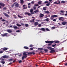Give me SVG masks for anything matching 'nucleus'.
I'll return each mask as SVG.
<instances>
[{
    "mask_svg": "<svg viewBox=\"0 0 67 67\" xmlns=\"http://www.w3.org/2000/svg\"><path fill=\"white\" fill-rule=\"evenodd\" d=\"M49 50L51 51L50 52V53H55V50H54V48H51Z\"/></svg>",
    "mask_w": 67,
    "mask_h": 67,
    "instance_id": "1",
    "label": "nucleus"
},
{
    "mask_svg": "<svg viewBox=\"0 0 67 67\" xmlns=\"http://www.w3.org/2000/svg\"><path fill=\"white\" fill-rule=\"evenodd\" d=\"M9 34L7 33H4V34H2L1 35H2V36L3 37H4V36H8V35Z\"/></svg>",
    "mask_w": 67,
    "mask_h": 67,
    "instance_id": "2",
    "label": "nucleus"
},
{
    "mask_svg": "<svg viewBox=\"0 0 67 67\" xmlns=\"http://www.w3.org/2000/svg\"><path fill=\"white\" fill-rule=\"evenodd\" d=\"M58 16L56 15H52L51 16V17L50 18V19L51 20H53V19H54V17L56 18V17H57Z\"/></svg>",
    "mask_w": 67,
    "mask_h": 67,
    "instance_id": "3",
    "label": "nucleus"
},
{
    "mask_svg": "<svg viewBox=\"0 0 67 67\" xmlns=\"http://www.w3.org/2000/svg\"><path fill=\"white\" fill-rule=\"evenodd\" d=\"M45 42L46 43H53L54 42V41H46Z\"/></svg>",
    "mask_w": 67,
    "mask_h": 67,
    "instance_id": "4",
    "label": "nucleus"
},
{
    "mask_svg": "<svg viewBox=\"0 0 67 67\" xmlns=\"http://www.w3.org/2000/svg\"><path fill=\"white\" fill-rule=\"evenodd\" d=\"M3 14L5 16H6V17H10V16L8 15V14H7V13H4L3 12Z\"/></svg>",
    "mask_w": 67,
    "mask_h": 67,
    "instance_id": "5",
    "label": "nucleus"
},
{
    "mask_svg": "<svg viewBox=\"0 0 67 67\" xmlns=\"http://www.w3.org/2000/svg\"><path fill=\"white\" fill-rule=\"evenodd\" d=\"M2 57L3 58H8L9 57L8 55H5L3 56Z\"/></svg>",
    "mask_w": 67,
    "mask_h": 67,
    "instance_id": "6",
    "label": "nucleus"
},
{
    "mask_svg": "<svg viewBox=\"0 0 67 67\" xmlns=\"http://www.w3.org/2000/svg\"><path fill=\"white\" fill-rule=\"evenodd\" d=\"M8 48H7L4 47L1 48V49H2V51H7Z\"/></svg>",
    "mask_w": 67,
    "mask_h": 67,
    "instance_id": "7",
    "label": "nucleus"
},
{
    "mask_svg": "<svg viewBox=\"0 0 67 67\" xmlns=\"http://www.w3.org/2000/svg\"><path fill=\"white\" fill-rule=\"evenodd\" d=\"M15 7H16V8H18L19 7V4L18 3H15Z\"/></svg>",
    "mask_w": 67,
    "mask_h": 67,
    "instance_id": "8",
    "label": "nucleus"
},
{
    "mask_svg": "<svg viewBox=\"0 0 67 67\" xmlns=\"http://www.w3.org/2000/svg\"><path fill=\"white\" fill-rule=\"evenodd\" d=\"M0 5L1 6H2L3 7H4L5 6V4L2 3H0Z\"/></svg>",
    "mask_w": 67,
    "mask_h": 67,
    "instance_id": "9",
    "label": "nucleus"
},
{
    "mask_svg": "<svg viewBox=\"0 0 67 67\" xmlns=\"http://www.w3.org/2000/svg\"><path fill=\"white\" fill-rule=\"evenodd\" d=\"M7 32H8V33H12V30L9 29H8L7 30Z\"/></svg>",
    "mask_w": 67,
    "mask_h": 67,
    "instance_id": "10",
    "label": "nucleus"
},
{
    "mask_svg": "<svg viewBox=\"0 0 67 67\" xmlns=\"http://www.w3.org/2000/svg\"><path fill=\"white\" fill-rule=\"evenodd\" d=\"M26 5H23V7L24 8L23 9H27V6ZM26 6V7H25V6Z\"/></svg>",
    "mask_w": 67,
    "mask_h": 67,
    "instance_id": "11",
    "label": "nucleus"
},
{
    "mask_svg": "<svg viewBox=\"0 0 67 67\" xmlns=\"http://www.w3.org/2000/svg\"><path fill=\"white\" fill-rule=\"evenodd\" d=\"M43 16H44V14L41 13L40 14V16L41 18H43Z\"/></svg>",
    "mask_w": 67,
    "mask_h": 67,
    "instance_id": "12",
    "label": "nucleus"
},
{
    "mask_svg": "<svg viewBox=\"0 0 67 67\" xmlns=\"http://www.w3.org/2000/svg\"><path fill=\"white\" fill-rule=\"evenodd\" d=\"M30 12L31 14H34V13L33 12V9H30Z\"/></svg>",
    "mask_w": 67,
    "mask_h": 67,
    "instance_id": "13",
    "label": "nucleus"
},
{
    "mask_svg": "<svg viewBox=\"0 0 67 67\" xmlns=\"http://www.w3.org/2000/svg\"><path fill=\"white\" fill-rule=\"evenodd\" d=\"M13 27L14 28V30H17V29H19L18 27L16 26H14Z\"/></svg>",
    "mask_w": 67,
    "mask_h": 67,
    "instance_id": "14",
    "label": "nucleus"
},
{
    "mask_svg": "<svg viewBox=\"0 0 67 67\" xmlns=\"http://www.w3.org/2000/svg\"><path fill=\"white\" fill-rule=\"evenodd\" d=\"M67 24V23L65 22H62V24L63 25H65L66 24Z\"/></svg>",
    "mask_w": 67,
    "mask_h": 67,
    "instance_id": "15",
    "label": "nucleus"
},
{
    "mask_svg": "<svg viewBox=\"0 0 67 67\" xmlns=\"http://www.w3.org/2000/svg\"><path fill=\"white\" fill-rule=\"evenodd\" d=\"M28 52H24V53H23V55L24 56H27V55H28V54H26V53H28Z\"/></svg>",
    "mask_w": 67,
    "mask_h": 67,
    "instance_id": "16",
    "label": "nucleus"
},
{
    "mask_svg": "<svg viewBox=\"0 0 67 67\" xmlns=\"http://www.w3.org/2000/svg\"><path fill=\"white\" fill-rule=\"evenodd\" d=\"M34 24L35 26H37V25L38 24V23L37 22H35L34 23Z\"/></svg>",
    "mask_w": 67,
    "mask_h": 67,
    "instance_id": "17",
    "label": "nucleus"
},
{
    "mask_svg": "<svg viewBox=\"0 0 67 67\" xmlns=\"http://www.w3.org/2000/svg\"><path fill=\"white\" fill-rule=\"evenodd\" d=\"M41 30H42L43 32H45L46 31H45V29L44 28H42L41 29Z\"/></svg>",
    "mask_w": 67,
    "mask_h": 67,
    "instance_id": "18",
    "label": "nucleus"
},
{
    "mask_svg": "<svg viewBox=\"0 0 67 67\" xmlns=\"http://www.w3.org/2000/svg\"><path fill=\"white\" fill-rule=\"evenodd\" d=\"M25 14H27V15H29V16H30L32 15L30 13L27 12L25 13Z\"/></svg>",
    "mask_w": 67,
    "mask_h": 67,
    "instance_id": "19",
    "label": "nucleus"
},
{
    "mask_svg": "<svg viewBox=\"0 0 67 67\" xmlns=\"http://www.w3.org/2000/svg\"><path fill=\"white\" fill-rule=\"evenodd\" d=\"M27 56H23L22 57V60H24L25 58H26Z\"/></svg>",
    "mask_w": 67,
    "mask_h": 67,
    "instance_id": "20",
    "label": "nucleus"
},
{
    "mask_svg": "<svg viewBox=\"0 0 67 67\" xmlns=\"http://www.w3.org/2000/svg\"><path fill=\"white\" fill-rule=\"evenodd\" d=\"M55 42L54 43H59V41H54Z\"/></svg>",
    "mask_w": 67,
    "mask_h": 67,
    "instance_id": "21",
    "label": "nucleus"
},
{
    "mask_svg": "<svg viewBox=\"0 0 67 67\" xmlns=\"http://www.w3.org/2000/svg\"><path fill=\"white\" fill-rule=\"evenodd\" d=\"M35 19V18L34 19H32V20H30V22H34V20Z\"/></svg>",
    "mask_w": 67,
    "mask_h": 67,
    "instance_id": "22",
    "label": "nucleus"
},
{
    "mask_svg": "<svg viewBox=\"0 0 67 67\" xmlns=\"http://www.w3.org/2000/svg\"><path fill=\"white\" fill-rule=\"evenodd\" d=\"M57 2L58 4H60V1L59 0L57 1Z\"/></svg>",
    "mask_w": 67,
    "mask_h": 67,
    "instance_id": "23",
    "label": "nucleus"
},
{
    "mask_svg": "<svg viewBox=\"0 0 67 67\" xmlns=\"http://www.w3.org/2000/svg\"><path fill=\"white\" fill-rule=\"evenodd\" d=\"M24 48L25 49H29V47H26V46H25L24 47Z\"/></svg>",
    "mask_w": 67,
    "mask_h": 67,
    "instance_id": "24",
    "label": "nucleus"
},
{
    "mask_svg": "<svg viewBox=\"0 0 67 67\" xmlns=\"http://www.w3.org/2000/svg\"><path fill=\"white\" fill-rule=\"evenodd\" d=\"M61 3H66V2L64 1H61Z\"/></svg>",
    "mask_w": 67,
    "mask_h": 67,
    "instance_id": "25",
    "label": "nucleus"
},
{
    "mask_svg": "<svg viewBox=\"0 0 67 67\" xmlns=\"http://www.w3.org/2000/svg\"><path fill=\"white\" fill-rule=\"evenodd\" d=\"M34 12L35 13H37V12H39V11H38V10L37 9L36 10L34 11Z\"/></svg>",
    "mask_w": 67,
    "mask_h": 67,
    "instance_id": "26",
    "label": "nucleus"
},
{
    "mask_svg": "<svg viewBox=\"0 0 67 67\" xmlns=\"http://www.w3.org/2000/svg\"><path fill=\"white\" fill-rule=\"evenodd\" d=\"M41 2H42V1H40L38 2V3L39 4H42L41 3Z\"/></svg>",
    "mask_w": 67,
    "mask_h": 67,
    "instance_id": "27",
    "label": "nucleus"
},
{
    "mask_svg": "<svg viewBox=\"0 0 67 67\" xmlns=\"http://www.w3.org/2000/svg\"><path fill=\"white\" fill-rule=\"evenodd\" d=\"M20 2L21 4H23V3L24 2V1H23V0H20Z\"/></svg>",
    "mask_w": 67,
    "mask_h": 67,
    "instance_id": "28",
    "label": "nucleus"
},
{
    "mask_svg": "<svg viewBox=\"0 0 67 67\" xmlns=\"http://www.w3.org/2000/svg\"><path fill=\"white\" fill-rule=\"evenodd\" d=\"M28 55H32V52H29L28 53Z\"/></svg>",
    "mask_w": 67,
    "mask_h": 67,
    "instance_id": "29",
    "label": "nucleus"
},
{
    "mask_svg": "<svg viewBox=\"0 0 67 67\" xmlns=\"http://www.w3.org/2000/svg\"><path fill=\"white\" fill-rule=\"evenodd\" d=\"M38 50H43V48H39L38 49Z\"/></svg>",
    "mask_w": 67,
    "mask_h": 67,
    "instance_id": "30",
    "label": "nucleus"
},
{
    "mask_svg": "<svg viewBox=\"0 0 67 67\" xmlns=\"http://www.w3.org/2000/svg\"><path fill=\"white\" fill-rule=\"evenodd\" d=\"M46 7H44L43 8V10H44V11H45V10H46Z\"/></svg>",
    "mask_w": 67,
    "mask_h": 67,
    "instance_id": "31",
    "label": "nucleus"
},
{
    "mask_svg": "<svg viewBox=\"0 0 67 67\" xmlns=\"http://www.w3.org/2000/svg\"><path fill=\"white\" fill-rule=\"evenodd\" d=\"M47 48L48 49H51L52 48V47H47Z\"/></svg>",
    "mask_w": 67,
    "mask_h": 67,
    "instance_id": "32",
    "label": "nucleus"
},
{
    "mask_svg": "<svg viewBox=\"0 0 67 67\" xmlns=\"http://www.w3.org/2000/svg\"><path fill=\"white\" fill-rule=\"evenodd\" d=\"M44 51H45V52H47L48 51V49H44Z\"/></svg>",
    "mask_w": 67,
    "mask_h": 67,
    "instance_id": "33",
    "label": "nucleus"
},
{
    "mask_svg": "<svg viewBox=\"0 0 67 67\" xmlns=\"http://www.w3.org/2000/svg\"><path fill=\"white\" fill-rule=\"evenodd\" d=\"M15 3H15L13 4H12V8H13V7H14V4H15Z\"/></svg>",
    "mask_w": 67,
    "mask_h": 67,
    "instance_id": "34",
    "label": "nucleus"
},
{
    "mask_svg": "<svg viewBox=\"0 0 67 67\" xmlns=\"http://www.w3.org/2000/svg\"><path fill=\"white\" fill-rule=\"evenodd\" d=\"M46 30L47 31H50V30L48 29L47 28L46 29Z\"/></svg>",
    "mask_w": 67,
    "mask_h": 67,
    "instance_id": "35",
    "label": "nucleus"
},
{
    "mask_svg": "<svg viewBox=\"0 0 67 67\" xmlns=\"http://www.w3.org/2000/svg\"><path fill=\"white\" fill-rule=\"evenodd\" d=\"M13 60V59L11 58V59H9V61H10V62H12Z\"/></svg>",
    "mask_w": 67,
    "mask_h": 67,
    "instance_id": "36",
    "label": "nucleus"
},
{
    "mask_svg": "<svg viewBox=\"0 0 67 67\" xmlns=\"http://www.w3.org/2000/svg\"><path fill=\"white\" fill-rule=\"evenodd\" d=\"M16 25L18 26H21V25L19 24H16Z\"/></svg>",
    "mask_w": 67,
    "mask_h": 67,
    "instance_id": "37",
    "label": "nucleus"
},
{
    "mask_svg": "<svg viewBox=\"0 0 67 67\" xmlns=\"http://www.w3.org/2000/svg\"><path fill=\"white\" fill-rule=\"evenodd\" d=\"M60 12L62 13H64V12H65V11L64 10H61L60 11Z\"/></svg>",
    "mask_w": 67,
    "mask_h": 67,
    "instance_id": "38",
    "label": "nucleus"
},
{
    "mask_svg": "<svg viewBox=\"0 0 67 67\" xmlns=\"http://www.w3.org/2000/svg\"><path fill=\"white\" fill-rule=\"evenodd\" d=\"M49 20V18H47V19H46V21H47V22H49V20Z\"/></svg>",
    "mask_w": 67,
    "mask_h": 67,
    "instance_id": "39",
    "label": "nucleus"
},
{
    "mask_svg": "<svg viewBox=\"0 0 67 67\" xmlns=\"http://www.w3.org/2000/svg\"><path fill=\"white\" fill-rule=\"evenodd\" d=\"M50 3H49L48 4H46V5H47V6H49V5H50Z\"/></svg>",
    "mask_w": 67,
    "mask_h": 67,
    "instance_id": "40",
    "label": "nucleus"
},
{
    "mask_svg": "<svg viewBox=\"0 0 67 67\" xmlns=\"http://www.w3.org/2000/svg\"><path fill=\"white\" fill-rule=\"evenodd\" d=\"M18 17H19V18H23V17L22 16H21L19 15H18Z\"/></svg>",
    "mask_w": 67,
    "mask_h": 67,
    "instance_id": "41",
    "label": "nucleus"
},
{
    "mask_svg": "<svg viewBox=\"0 0 67 67\" xmlns=\"http://www.w3.org/2000/svg\"><path fill=\"white\" fill-rule=\"evenodd\" d=\"M3 64H4V63H5V62L3 61H2L1 62Z\"/></svg>",
    "mask_w": 67,
    "mask_h": 67,
    "instance_id": "42",
    "label": "nucleus"
},
{
    "mask_svg": "<svg viewBox=\"0 0 67 67\" xmlns=\"http://www.w3.org/2000/svg\"><path fill=\"white\" fill-rule=\"evenodd\" d=\"M35 6H38V4H36L34 5Z\"/></svg>",
    "mask_w": 67,
    "mask_h": 67,
    "instance_id": "43",
    "label": "nucleus"
},
{
    "mask_svg": "<svg viewBox=\"0 0 67 67\" xmlns=\"http://www.w3.org/2000/svg\"><path fill=\"white\" fill-rule=\"evenodd\" d=\"M7 8L5 7H4L3 8V10H7Z\"/></svg>",
    "mask_w": 67,
    "mask_h": 67,
    "instance_id": "44",
    "label": "nucleus"
},
{
    "mask_svg": "<svg viewBox=\"0 0 67 67\" xmlns=\"http://www.w3.org/2000/svg\"><path fill=\"white\" fill-rule=\"evenodd\" d=\"M25 25L26 26V27H27V26H29V25H28V24H26Z\"/></svg>",
    "mask_w": 67,
    "mask_h": 67,
    "instance_id": "45",
    "label": "nucleus"
},
{
    "mask_svg": "<svg viewBox=\"0 0 67 67\" xmlns=\"http://www.w3.org/2000/svg\"><path fill=\"white\" fill-rule=\"evenodd\" d=\"M34 49V48H30V50H33Z\"/></svg>",
    "mask_w": 67,
    "mask_h": 67,
    "instance_id": "46",
    "label": "nucleus"
},
{
    "mask_svg": "<svg viewBox=\"0 0 67 67\" xmlns=\"http://www.w3.org/2000/svg\"><path fill=\"white\" fill-rule=\"evenodd\" d=\"M38 26L39 27H41L42 26V25L41 24H39L38 25Z\"/></svg>",
    "mask_w": 67,
    "mask_h": 67,
    "instance_id": "47",
    "label": "nucleus"
},
{
    "mask_svg": "<svg viewBox=\"0 0 67 67\" xmlns=\"http://www.w3.org/2000/svg\"><path fill=\"white\" fill-rule=\"evenodd\" d=\"M45 3H48V2L47 1H46L44 2Z\"/></svg>",
    "mask_w": 67,
    "mask_h": 67,
    "instance_id": "48",
    "label": "nucleus"
},
{
    "mask_svg": "<svg viewBox=\"0 0 67 67\" xmlns=\"http://www.w3.org/2000/svg\"><path fill=\"white\" fill-rule=\"evenodd\" d=\"M52 43H50L49 44H48V46H50V45H52Z\"/></svg>",
    "mask_w": 67,
    "mask_h": 67,
    "instance_id": "49",
    "label": "nucleus"
},
{
    "mask_svg": "<svg viewBox=\"0 0 67 67\" xmlns=\"http://www.w3.org/2000/svg\"><path fill=\"white\" fill-rule=\"evenodd\" d=\"M30 47H33V46L34 45H33L32 44H30Z\"/></svg>",
    "mask_w": 67,
    "mask_h": 67,
    "instance_id": "50",
    "label": "nucleus"
},
{
    "mask_svg": "<svg viewBox=\"0 0 67 67\" xmlns=\"http://www.w3.org/2000/svg\"><path fill=\"white\" fill-rule=\"evenodd\" d=\"M3 51H0V54H2V53H3Z\"/></svg>",
    "mask_w": 67,
    "mask_h": 67,
    "instance_id": "51",
    "label": "nucleus"
},
{
    "mask_svg": "<svg viewBox=\"0 0 67 67\" xmlns=\"http://www.w3.org/2000/svg\"><path fill=\"white\" fill-rule=\"evenodd\" d=\"M32 54L33 55H35V53L33 52H32Z\"/></svg>",
    "mask_w": 67,
    "mask_h": 67,
    "instance_id": "52",
    "label": "nucleus"
},
{
    "mask_svg": "<svg viewBox=\"0 0 67 67\" xmlns=\"http://www.w3.org/2000/svg\"><path fill=\"white\" fill-rule=\"evenodd\" d=\"M52 29H55V27H53L52 28Z\"/></svg>",
    "mask_w": 67,
    "mask_h": 67,
    "instance_id": "53",
    "label": "nucleus"
},
{
    "mask_svg": "<svg viewBox=\"0 0 67 67\" xmlns=\"http://www.w3.org/2000/svg\"><path fill=\"white\" fill-rule=\"evenodd\" d=\"M21 62H22V61L21 60H20L19 61V63H21Z\"/></svg>",
    "mask_w": 67,
    "mask_h": 67,
    "instance_id": "54",
    "label": "nucleus"
},
{
    "mask_svg": "<svg viewBox=\"0 0 67 67\" xmlns=\"http://www.w3.org/2000/svg\"><path fill=\"white\" fill-rule=\"evenodd\" d=\"M46 13H49V12L48 11H46Z\"/></svg>",
    "mask_w": 67,
    "mask_h": 67,
    "instance_id": "55",
    "label": "nucleus"
},
{
    "mask_svg": "<svg viewBox=\"0 0 67 67\" xmlns=\"http://www.w3.org/2000/svg\"><path fill=\"white\" fill-rule=\"evenodd\" d=\"M54 4H57V2H54Z\"/></svg>",
    "mask_w": 67,
    "mask_h": 67,
    "instance_id": "56",
    "label": "nucleus"
},
{
    "mask_svg": "<svg viewBox=\"0 0 67 67\" xmlns=\"http://www.w3.org/2000/svg\"><path fill=\"white\" fill-rule=\"evenodd\" d=\"M53 21H56V19H54L53 20Z\"/></svg>",
    "mask_w": 67,
    "mask_h": 67,
    "instance_id": "57",
    "label": "nucleus"
},
{
    "mask_svg": "<svg viewBox=\"0 0 67 67\" xmlns=\"http://www.w3.org/2000/svg\"><path fill=\"white\" fill-rule=\"evenodd\" d=\"M31 3H32V4H34V1H32L31 2Z\"/></svg>",
    "mask_w": 67,
    "mask_h": 67,
    "instance_id": "58",
    "label": "nucleus"
},
{
    "mask_svg": "<svg viewBox=\"0 0 67 67\" xmlns=\"http://www.w3.org/2000/svg\"><path fill=\"white\" fill-rule=\"evenodd\" d=\"M59 20H62V18H60L59 19Z\"/></svg>",
    "mask_w": 67,
    "mask_h": 67,
    "instance_id": "59",
    "label": "nucleus"
},
{
    "mask_svg": "<svg viewBox=\"0 0 67 67\" xmlns=\"http://www.w3.org/2000/svg\"><path fill=\"white\" fill-rule=\"evenodd\" d=\"M16 32H20V31L19 30H18Z\"/></svg>",
    "mask_w": 67,
    "mask_h": 67,
    "instance_id": "60",
    "label": "nucleus"
},
{
    "mask_svg": "<svg viewBox=\"0 0 67 67\" xmlns=\"http://www.w3.org/2000/svg\"><path fill=\"white\" fill-rule=\"evenodd\" d=\"M40 20H37L36 21L37 22H40Z\"/></svg>",
    "mask_w": 67,
    "mask_h": 67,
    "instance_id": "61",
    "label": "nucleus"
},
{
    "mask_svg": "<svg viewBox=\"0 0 67 67\" xmlns=\"http://www.w3.org/2000/svg\"><path fill=\"white\" fill-rule=\"evenodd\" d=\"M21 24L22 25H24V24L23 23H21Z\"/></svg>",
    "mask_w": 67,
    "mask_h": 67,
    "instance_id": "62",
    "label": "nucleus"
},
{
    "mask_svg": "<svg viewBox=\"0 0 67 67\" xmlns=\"http://www.w3.org/2000/svg\"><path fill=\"white\" fill-rule=\"evenodd\" d=\"M64 65H65V66H67V63H65Z\"/></svg>",
    "mask_w": 67,
    "mask_h": 67,
    "instance_id": "63",
    "label": "nucleus"
},
{
    "mask_svg": "<svg viewBox=\"0 0 67 67\" xmlns=\"http://www.w3.org/2000/svg\"><path fill=\"white\" fill-rule=\"evenodd\" d=\"M64 15H65V16H67V13L65 14Z\"/></svg>",
    "mask_w": 67,
    "mask_h": 67,
    "instance_id": "64",
    "label": "nucleus"
}]
</instances>
